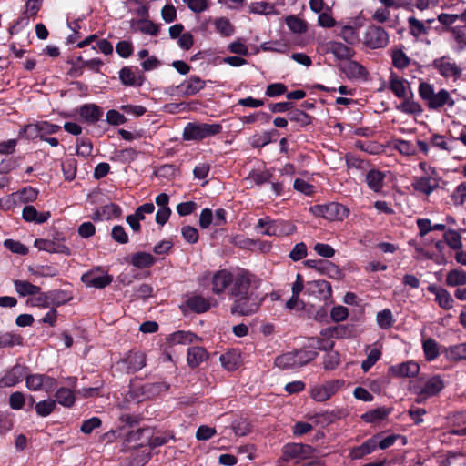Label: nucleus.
Returning <instances> with one entry per match:
<instances>
[{
	"instance_id": "f257e3e1",
	"label": "nucleus",
	"mask_w": 466,
	"mask_h": 466,
	"mask_svg": "<svg viewBox=\"0 0 466 466\" xmlns=\"http://www.w3.org/2000/svg\"><path fill=\"white\" fill-rule=\"evenodd\" d=\"M251 275L249 271L242 268L234 272L228 269L217 270L210 279L211 291L218 296L226 292L228 296L243 294L247 289L248 278Z\"/></svg>"
},
{
	"instance_id": "f03ea898",
	"label": "nucleus",
	"mask_w": 466,
	"mask_h": 466,
	"mask_svg": "<svg viewBox=\"0 0 466 466\" xmlns=\"http://www.w3.org/2000/svg\"><path fill=\"white\" fill-rule=\"evenodd\" d=\"M418 92L430 110H441L444 106L450 108L455 106V100L450 92L444 88L435 92L434 86L427 82L419 85Z\"/></svg>"
},
{
	"instance_id": "7ed1b4c3",
	"label": "nucleus",
	"mask_w": 466,
	"mask_h": 466,
	"mask_svg": "<svg viewBox=\"0 0 466 466\" xmlns=\"http://www.w3.org/2000/svg\"><path fill=\"white\" fill-rule=\"evenodd\" d=\"M167 389L168 385L165 382L151 383L135 380L130 384L128 395L132 400L141 402L159 395Z\"/></svg>"
},
{
	"instance_id": "20e7f679",
	"label": "nucleus",
	"mask_w": 466,
	"mask_h": 466,
	"mask_svg": "<svg viewBox=\"0 0 466 466\" xmlns=\"http://www.w3.org/2000/svg\"><path fill=\"white\" fill-rule=\"evenodd\" d=\"M222 131V126L218 123L189 122L184 129L182 137L186 141H200L207 137L216 136Z\"/></svg>"
},
{
	"instance_id": "39448f33",
	"label": "nucleus",
	"mask_w": 466,
	"mask_h": 466,
	"mask_svg": "<svg viewBox=\"0 0 466 466\" xmlns=\"http://www.w3.org/2000/svg\"><path fill=\"white\" fill-rule=\"evenodd\" d=\"M254 276L248 278V284L246 291L240 295H230L229 298L234 299L231 307V313L241 316H248L256 313L259 309V303L255 299H252L249 292Z\"/></svg>"
},
{
	"instance_id": "423d86ee",
	"label": "nucleus",
	"mask_w": 466,
	"mask_h": 466,
	"mask_svg": "<svg viewBox=\"0 0 466 466\" xmlns=\"http://www.w3.org/2000/svg\"><path fill=\"white\" fill-rule=\"evenodd\" d=\"M316 456V451L309 445L302 443H287L282 448V458L278 461L295 460L299 462L304 460L312 459Z\"/></svg>"
},
{
	"instance_id": "0eeeda50",
	"label": "nucleus",
	"mask_w": 466,
	"mask_h": 466,
	"mask_svg": "<svg viewBox=\"0 0 466 466\" xmlns=\"http://www.w3.org/2000/svg\"><path fill=\"white\" fill-rule=\"evenodd\" d=\"M310 210L317 216L328 220H343L350 215L349 208L338 202H331L326 205H316Z\"/></svg>"
},
{
	"instance_id": "6e6552de",
	"label": "nucleus",
	"mask_w": 466,
	"mask_h": 466,
	"mask_svg": "<svg viewBox=\"0 0 466 466\" xmlns=\"http://www.w3.org/2000/svg\"><path fill=\"white\" fill-rule=\"evenodd\" d=\"M431 66L445 79L457 81L462 75V69L449 56L435 58Z\"/></svg>"
},
{
	"instance_id": "1a4fd4ad",
	"label": "nucleus",
	"mask_w": 466,
	"mask_h": 466,
	"mask_svg": "<svg viewBox=\"0 0 466 466\" xmlns=\"http://www.w3.org/2000/svg\"><path fill=\"white\" fill-rule=\"evenodd\" d=\"M444 388V382L438 375L427 379L422 387L414 385L412 391L417 395L416 402L422 403L427 399L436 396Z\"/></svg>"
},
{
	"instance_id": "9d476101",
	"label": "nucleus",
	"mask_w": 466,
	"mask_h": 466,
	"mask_svg": "<svg viewBox=\"0 0 466 466\" xmlns=\"http://www.w3.org/2000/svg\"><path fill=\"white\" fill-rule=\"evenodd\" d=\"M345 385L342 380H333L322 385H317L310 390L311 398L319 402H323L331 398L337 391Z\"/></svg>"
},
{
	"instance_id": "9b49d317",
	"label": "nucleus",
	"mask_w": 466,
	"mask_h": 466,
	"mask_svg": "<svg viewBox=\"0 0 466 466\" xmlns=\"http://www.w3.org/2000/svg\"><path fill=\"white\" fill-rule=\"evenodd\" d=\"M25 385L28 390L51 392L57 385L56 380L45 374H30L25 377Z\"/></svg>"
},
{
	"instance_id": "f8f14e48",
	"label": "nucleus",
	"mask_w": 466,
	"mask_h": 466,
	"mask_svg": "<svg viewBox=\"0 0 466 466\" xmlns=\"http://www.w3.org/2000/svg\"><path fill=\"white\" fill-rule=\"evenodd\" d=\"M35 247L39 250L49 253H59L66 256L71 254L70 248L64 244V238L59 235L53 239L36 238L35 240Z\"/></svg>"
},
{
	"instance_id": "ddd939ff",
	"label": "nucleus",
	"mask_w": 466,
	"mask_h": 466,
	"mask_svg": "<svg viewBox=\"0 0 466 466\" xmlns=\"http://www.w3.org/2000/svg\"><path fill=\"white\" fill-rule=\"evenodd\" d=\"M364 43L372 49L383 48L389 44V35L380 26H370L365 33Z\"/></svg>"
},
{
	"instance_id": "4468645a",
	"label": "nucleus",
	"mask_w": 466,
	"mask_h": 466,
	"mask_svg": "<svg viewBox=\"0 0 466 466\" xmlns=\"http://www.w3.org/2000/svg\"><path fill=\"white\" fill-rule=\"evenodd\" d=\"M439 177L436 176L434 170H431V174L415 177L411 184L415 191L425 196L431 195L436 188L439 187Z\"/></svg>"
},
{
	"instance_id": "2eb2a0df",
	"label": "nucleus",
	"mask_w": 466,
	"mask_h": 466,
	"mask_svg": "<svg viewBox=\"0 0 466 466\" xmlns=\"http://www.w3.org/2000/svg\"><path fill=\"white\" fill-rule=\"evenodd\" d=\"M112 277L99 268L90 270L82 275L81 280L86 287L103 289L112 282Z\"/></svg>"
},
{
	"instance_id": "dca6fc26",
	"label": "nucleus",
	"mask_w": 466,
	"mask_h": 466,
	"mask_svg": "<svg viewBox=\"0 0 466 466\" xmlns=\"http://www.w3.org/2000/svg\"><path fill=\"white\" fill-rule=\"evenodd\" d=\"M209 23L213 24L215 31L223 37H229L235 32L234 25L226 17H217L215 19L209 17L201 24L200 30L202 32H208V25Z\"/></svg>"
},
{
	"instance_id": "f3484780",
	"label": "nucleus",
	"mask_w": 466,
	"mask_h": 466,
	"mask_svg": "<svg viewBox=\"0 0 466 466\" xmlns=\"http://www.w3.org/2000/svg\"><path fill=\"white\" fill-rule=\"evenodd\" d=\"M420 372V365L413 360L392 365L389 368V374L398 378L416 377Z\"/></svg>"
},
{
	"instance_id": "a211bd4d",
	"label": "nucleus",
	"mask_w": 466,
	"mask_h": 466,
	"mask_svg": "<svg viewBox=\"0 0 466 466\" xmlns=\"http://www.w3.org/2000/svg\"><path fill=\"white\" fill-rule=\"evenodd\" d=\"M296 231V226L284 220H276L268 224V230L262 231L263 235L276 236V237H286L294 234Z\"/></svg>"
},
{
	"instance_id": "6ab92c4d",
	"label": "nucleus",
	"mask_w": 466,
	"mask_h": 466,
	"mask_svg": "<svg viewBox=\"0 0 466 466\" xmlns=\"http://www.w3.org/2000/svg\"><path fill=\"white\" fill-rule=\"evenodd\" d=\"M320 48L324 53L333 54L338 59H350L353 56V50L350 47L336 41L322 44Z\"/></svg>"
},
{
	"instance_id": "aec40b11",
	"label": "nucleus",
	"mask_w": 466,
	"mask_h": 466,
	"mask_svg": "<svg viewBox=\"0 0 466 466\" xmlns=\"http://www.w3.org/2000/svg\"><path fill=\"white\" fill-rule=\"evenodd\" d=\"M127 372H136L140 370L146 365V356L143 352H129L122 360Z\"/></svg>"
},
{
	"instance_id": "412c9836",
	"label": "nucleus",
	"mask_w": 466,
	"mask_h": 466,
	"mask_svg": "<svg viewBox=\"0 0 466 466\" xmlns=\"http://www.w3.org/2000/svg\"><path fill=\"white\" fill-rule=\"evenodd\" d=\"M186 305L195 313H204L211 308V299L200 294H193L187 298Z\"/></svg>"
},
{
	"instance_id": "4be33fe9",
	"label": "nucleus",
	"mask_w": 466,
	"mask_h": 466,
	"mask_svg": "<svg viewBox=\"0 0 466 466\" xmlns=\"http://www.w3.org/2000/svg\"><path fill=\"white\" fill-rule=\"evenodd\" d=\"M205 81L198 76H190L187 80L177 86L179 93L183 96H194L205 87Z\"/></svg>"
},
{
	"instance_id": "5701e85b",
	"label": "nucleus",
	"mask_w": 466,
	"mask_h": 466,
	"mask_svg": "<svg viewBox=\"0 0 466 466\" xmlns=\"http://www.w3.org/2000/svg\"><path fill=\"white\" fill-rule=\"evenodd\" d=\"M389 88L399 98H406L409 89V82L391 72L389 76Z\"/></svg>"
},
{
	"instance_id": "b1692460",
	"label": "nucleus",
	"mask_w": 466,
	"mask_h": 466,
	"mask_svg": "<svg viewBox=\"0 0 466 466\" xmlns=\"http://www.w3.org/2000/svg\"><path fill=\"white\" fill-rule=\"evenodd\" d=\"M428 290L435 295V300L441 308L444 309H450L452 308L454 300L446 289L431 285L428 287Z\"/></svg>"
},
{
	"instance_id": "393cba45",
	"label": "nucleus",
	"mask_w": 466,
	"mask_h": 466,
	"mask_svg": "<svg viewBox=\"0 0 466 466\" xmlns=\"http://www.w3.org/2000/svg\"><path fill=\"white\" fill-rule=\"evenodd\" d=\"M390 56L394 67L403 70L407 68L411 59L407 56L402 47L393 46L390 50Z\"/></svg>"
},
{
	"instance_id": "a878e982",
	"label": "nucleus",
	"mask_w": 466,
	"mask_h": 466,
	"mask_svg": "<svg viewBox=\"0 0 466 466\" xmlns=\"http://www.w3.org/2000/svg\"><path fill=\"white\" fill-rule=\"evenodd\" d=\"M376 449V440L373 436L364 441L361 445L352 448L350 451V456L353 460H359L372 453Z\"/></svg>"
},
{
	"instance_id": "bb28decb",
	"label": "nucleus",
	"mask_w": 466,
	"mask_h": 466,
	"mask_svg": "<svg viewBox=\"0 0 466 466\" xmlns=\"http://www.w3.org/2000/svg\"><path fill=\"white\" fill-rule=\"evenodd\" d=\"M50 212H38L34 206H25L22 212L23 218L27 222H35L37 224L44 223L50 218Z\"/></svg>"
},
{
	"instance_id": "cd10ccee",
	"label": "nucleus",
	"mask_w": 466,
	"mask_h": 466,
	"mask_svg": "<svg viewBox=\"0 0 466 466\" xmlns=\"http://www.w3.org/2000/svg\"><path fill=\"white\" fill-rule=\"evenodd\" d=\"M187 363L191 368L199 366L208 359V353L203 347H190L187 350Z\"/></svg>"
},
{
	"instance_id": "c85d7f7f",
	"label": "nucleus",
	"mask_w": 466,
	"mask_h": 466,
	"mask_svg": "<svg viewBox=\"0 0 466 466\" xmlns=\"http://www.w3.org/2000/svg\"><path fill=\"white\" fill-rule=\"evenodd\" d=\"M78 112L81 118L89 123L98 121L103 115L100 107L95 104H86L79 108Z\"/></svg>"
},
{
	"instance_id": "c756f323",
	"label": "nucleus",
	"mask_w": 466,
	"mask_h": 466,
	"mask_svg": "<svg viewBox=\"0 0 466 466\" xmlns=\"http://www.w3.org/2000/svg\"><path fill=\"white\" fill-rule=\"evenodd\" d=\"M385 174L378 169H371L366 175V183L370 189L380 192L384 186Z\"/></svg>"
},
{
	"instance_id": "7c9ffc66",
	"label": "nucleus",
	"mask_w": 466,
	"mask_h": 466,
	"mask_svg": "<svg viewBox=\"0 0 466 466\" xmlns=\"http://www.w3.org/2000/svg\"><path fill=\"white\" fill-rule=\"evenodd\" d=\"M150 430L148 428L137 429V431H129L125 440L124 446L127 448L132 447L137 448L143 445L141 441L142 437L147 434V438L150 435Z\"/></svg>"
},
{
	"instance_id": "2f4dec72",
	"label": "nucleus",
	"mask_w": 466,
	"mask_h": 466,
	"mask_svg": "<svg viewBox=\"0 0 466 466\" xmlns=\"http://www.w3.org/2000/svg\"><path fill=\"white\" fill-rule=\"evenodd\" d=\"M24 378L23 368L14 367L3 378L0 379V388L12 387L21 382Z\"/></svg>"
},
{
	"instance_id": "473e14b6",
	"label": "nucleus",
	"mask_w": 466,
	"mask_h": 466,
	"mask_svg": "<svg viewBox=\"0 0 466 466\" xmlns=\"http://www.w3.org/2000/svg\"><path fill=\"white\" fill-rule=\"evenodd\" d=\"M219 360L224 369L229 371L237 370L241 364L240 353L235 350L222 354Z\"/></svg>"
},
{
	"instance_id": "72a5a7b5",
	"label": "nucleus",
	"mask_w": 466,
	"mask_h": 466,
	"mask_svg": "<svg viewBox=\"0 0 466 466\" xmlns=\"http://www.w3.org/2000/svg\"><path fill=\"white\" fill-rule=\"evenodd\" d=\"M200 339L190 331L178 330L170 334L167 338V341L172 345L177 344H191Z\"/></svg>"
},
{
	"instance_id": "f704fd0d",
	"label": "nucleus",
	"mask_w": 466,
	"mask_h": 466,
	"mask_svg": "<svg viewBox=\"0 0 466 466\" xmlns=\"http://www.w3.org/2000/svg\"><path fill=\"white\" fill-rule=\"evenodd\" d=\"M390 413V408L379 407L363 413L361 419L368 423H376L385 420Z\"/></svg>"
},
{
	"instance_id": "c9c22d12",
	"label": "nucleus",
	"mask_w": 466,
	"mask_h": 466,
	"mask_svg": "<svg viewBox=\"0 0 466 466\" xmlns=\"http://www.w3.org/2000/svg\"><path fill=\"white\" fill-rule=\"evenodd\" d=\"M133 27L136 31H139L152 36H156L159 33V25L147 18H141L137 20L133 24Z\"/></svg>"
},
{
	"instance_id": "e433bc0d",
	"label": "nucleus",
	"mask_w": 466,
	"mask_h": 466,
	"mask_svg": "<svg viewBox=\"0 0 466 466\" xmlns=\"http://www.w3.org/2000/svg\"><path fill=\"white\" fill-rule=\"evenodd\" d=\"M261 49L266 52H275L286 54L290 49V44L287 39L265 42L261 45Z\"/></svg>"
},
{
	"instance_id": "4c0bfd02",
	"label": "nucleus",
	"mask_w": 466,
	"mask_h": 466,
	"mask_svg": "<svg viewBox=\"0 0 466 466\" xmlns=\"http://www.w3.org/2000/svg\"><path fill=\"white\" fill-rule=\"evenodd\" d=\"M285 23L289 29L294 34H304L308 30V23L295 15H288L285 18Z\"/></svg>"
},
{
	"instance_id": "58836bf2",
	"label": "nucleus",
	"mask_w": 466,
	"mask_h": 466,
	"mask_svg": "<svg viewBox=\"0 0 466 466\" xmlns=\"http://www.w3.org/2000/svg\"><path fill=\"white\" fill-rule=\"evenodd\" d=\"M14 287L15 291L21 297L32 296L38 294L40 291V288L38 286L33 285L32 283L26 280H14Z\"/></svg>"
},
{
	"instance_id": "ea45409f",
	"label": "nucleus",
	"mask_w": 466,
	"mask_h": 466,
	"mask_svg": "<svg viewBox=\"0 0 466 466\" xmlns=\"http://www.w3.org/2000/svg\"><path fill=\"white\" fill-rule=\"evenodd\" d=\"M130 262L137 268H146L151 267L155 263V258L149 253L137 252L131 256Z\"/></svg>"
},
{
	"instance_id": "a19ab883",
	"label": "nucleus",
	"mask_w": 466,
	"mask_h": 466,
	"mask_svg": "<svg viewBox=\"0 0 466 466\" xmlns=\"http://www.w3.org/2000/svg\"><path fill=\"white\" fill-rule=\"evenodd\" d=\"M409 33L415 38H419L422 35L428 34V28L425 26L424 23L414 16H410L407 20Z\"/></svg>"
},
{
	"instance_id": "79ce46f5",
	"label": "nucleus",
	"mask_w": 466,
	"mask_h": 466,
	"mask_svg": "<svg viewBox=\"0 0 466 466\" xmlns=\"http://www.w3.org/2000/svg\"><path fill=\"white\" fill-rule=\"evenodd\" d=\"M248 10L250 13L257 15H267L278 14L273 4L264 1L251 3L250 5L248 6Z\"/></svg>"
},
{
	"instance_id": "37998d69",
	"label": "nucleus",
	"mask_w": 466,
	"mask_h": 466,
	"mask_svg": "<svg viewBox=\"0 0 466 466\" xmlns=\"http://www.w3.org/2000/svg\"><path fill=\"white\" fill-rule=\"evenodd\" d=\"M445 243L454 250H461L462 248V241L461 234L454 229L445 230L443 234Z\"/></svg>"
},
{
	"instance_id": "c03bdc74",
	"label": "nucleus",
	"mask_w": 466,
	"mask_h": 466,
	"mask_svg": "<svg viewBox=\"0 0 466 466\" xmlns=\"http://www.w3.org/2000/svg\"><path fill=\"white\" fill-rule=\"evenodd\" d=\"M345 72L350 78H366L367 69L356 61H350L346 65Z\"/></svg>"
},
{
	"instance_id": "a18cd8bd",
	"label": "nucleus",
	"mask_w": 466,
	"mask_h": 466,
	"mask_svg": "<svg viewBox=\"0 0 466 466\" xmlns=\"http://www.w3.org/2000/svg\"><path fill=\"white\" fill-rule=\"evenodd\" d=\"M446 284L451 287L465 285L466 273L461 268L451 270L446 276Z\"/></svg>"
},
{
	"instance_id": "49530a36",
	"label": "nucleus",
	"mask_w": 466,
	"mask_h": 466,
	"mask_svg": "<svg viewBox=\"0 0 466 466\" xmlns=\"http://www.w3.org/2000/svg\"><path fill=\"white\" fill-rule=\"evenodd\" d=\"M393 314L390 309H385L376 315V322L381 329H389L394 324Z\"/></svg>"
},
{
	"instance_id": "de8ad7c7",
	"label": "nucleus",
	"mask_w": 466,
	"mask_h": 466,
	"mask_svg": "<svg viewBox=\"0 0 466 466\" xmlns=\"http://www.w3.org/2000/svg\"><path fill=\"white\" fill-rule=\"evenodd\" d=\"M422 349L425 359L429 361L434 360L440 354L439 345L432 339H427L423 340Z\"/></svg>"
},
{
	"instance_id": "09e8293b",
	"label": "nucleus",
	"mask_w": 466,
	"mask_h": 466,
	"mask_svg": "<svg viewBox=\"0 0 466 466\" xmlns=\"http://www.w3.org/2000/svg\"><path fill=\"white\" fill-rule=\"evenodd\" d=\"M275 365L280 369L297 368V361L293 352H287L275 359Z\"/></svg>"
},
{
	"instance_id": "8fccbe9b",
	"label": "nucleus",
	"mask_w": 466,
	"mask_h": 466,
	"mask_svg": "<svg viewBox=\"0 0 466 466\" xmlns=\"http://www.w3.org/2000/svg\"><path fill=\"white\" fill-rule=\"evenodd\" d=\"M446 356L448 359L454 361L466 360V343L451 346L446 350Z\"/></svg>"
},
{
	"instance_id": "3c124183",
	"label": "nucleus",
	"mask_w": 466,
	"mask_h": 466,
	"mask_svg": "<svg viewBox=\"0 0 466 466\" xmlns=\"http://www.w3.org/2000/svg\"><path fill=\"white\" fill-rule=\"evenodd\" d=\"M56 398L57 402L65 407H70L75 402L74 392L66 388H60L56 393Z\"/></svg>"
},
{
	"instance_id": "603ef678",
	"label": "nucleus",
	"mask_w": 466,
	"mask_h": 466,
	"mask_svg": "<svg viewBox=\"0 0 466 466\" xmlns=\"http://www.w3.org/2000/svg\"><path fill=\"white\" fill-rule=\"evenodd\" d=\"M374 439L376 440L377 448H380L381 450H386L389 447L392 446L398 439H402L403 444L406 443L405 438L399 434L389 435L385 438H382L381 434H376L374 435Z\"/></svg>"
},
{
	"instance_id": "864d4df0",
	"label": "nucleus",
	"mask_w": 466,
	"mask_h": 466,
	"mask_svg": "<svg viewBox=\"0 0 466 466\" xmlns=\"http://www.w3.org/2000/svg\"><path fill=\"white\" fill-rule=\"evenodd\" d=\"M187 8L196 14L207 11L210 6L209 0H182Z\"/></svg>"
},
{
	"instance_id": "5fc2aeb1",
	"label": "nucleus",
	"mask_w": 466,
	"mask_h": 466,
	"mask_svg": "<svg viewBox=\"0 0 466 466\" xmlns=\"http://www.w3.org/2000/svg\"><path fill=\"white\" fill-rule=\"evenodd\" d=\"M403 99V102L397 107L400 111L412 115H418L422 112V107L418 102L406 98Z\"/></svg>"
},
{
	"instance_id": "6e6d98bb",
	"label": "nucleus",
	"mask_w": 466,
	"mask_h": 466,
	"mask_svg": "<svg viewBox=\"0 0 466 466\" xmlns=\"http://www.w3.org/2000/svg\"><path fill=\"white\" fill-rule=\"evenodd\" d=\"M100 212L102 213V216H104L106 220H109L112 218H118L121 213V208L114 203L106 204L100 208Z\"/></svg>"
},
{
	"instance_id": "4d7b16f0",
	"label": "nucleus",
	"mask_w": 466,
	"mask_h": 466,
	"mask_svg": "<svg viewBox=\"0 0 466 466\" xmlns=\"http://www.w3.org/2000/svg\"><path fill=\"white\" fill-rule=\"evenodd\" d=\"M381 357V350L378 348L371 349L367 355V359L362 361L361 368L367 372Z\"/></svg>"
},
{
	"instance_id": "13d9d810",
	"label": "nucleus",
	"mask_w": 466,
	"mask_h": 466,
	"mask_svg": "<svg viewBox=\"0 0 466 466\" xmlns=\"http://www.w3.org/2000/svg\"><path fill=\"white\" fill-rule=\"evenodd\" d=\"M56 401L53 400H45L35 404V411L41 417L48 416L55 409Z\"/></svg>"
},
{
	"instance_id": "bf43d9fd",
	"label": "nucleus",
	"mask_w": 466,
	"mask_h": 466,
	"mask_svg": "<svg viewBox=\"0 0 466 466\" xmlns=\"http://www.w3.org/2000/svg\"><path fill=\"white\" fill-rule=\"evenodd\" d=\"M232 430L236 435L245 436L251 431V425L248 420L240 419L232 423Z\"/></svg>"
},
{
	"instance_id": "052dcab7",
	"label": "nucleus",
	"mask_w": 466,
	"mask_h": 466,
	"mask_svg": "<svg viewBox=\"0 0 466 466\" xmlns=\"http://www.w3.org/2000/svg\"><path fill=\"white\" fill-rule=\"evenodd\" d=\"M451 198L457 206H462L466 201V181L458 185L454 189Z\"/></svg>"
},
{
	"instance_id": "680f3d73",
	"label": "nucleus",
	"mask_w": 466,
	"mask_h": 466,
	"mask_svg": "<svg viewBox=\"0 0 466 466\" xmlns=\"http://www.w3.org/2000/svg\"><path fill=\"white\" fill-rule=\"evenodd\" d=\"M20 197V194L15 192L0 198V208L4 210L14 208L19 203L18 199Z\"/></svg>"
},
{
	"instance_id": "e2e57ef3",
	"label": "nucleus",
	"mask_w": 466,
	"mask_h": 466,
	"mask_svg": "<svg viewBox=\"0 0 466 466\" xmlns=\"http://www.w3.org/2000/svg\"><path fill=\"white\" fill-rule=\"evenodd\" d=\"M119 78L126 86H133L137 84L136 73L129 67H124L120 70Z\"/></svg>"
},
{
	"instance_id": "0e129e2a",
	"label": "nucleus",
	"mask_w": 466,
	"mask_h": 466,
	"mask_svg": "<svg viewBox=\"0 0 466 466\" xmlns=\"http://www.w3.org/2000/svg\"><path fill=\"white\" fill-rule=\"evenodd\" d=\"M315 351L298 350L294 351L298 367L303 366L315 359Z\"/></svg>"
},
{
	"instance_id": "69168bd1",
	"label": "nucleus",
	"mask_w": 466,
	"mask_h": 466,
	"mask_svg": "<svg viewBox=\"0 0 466 466\" xmlns=\"http://www.w3.org/2000/svg\"><path fill=\"white\" fill-rule=\"evenodd\" d=\"M395 148L402 155L413 156L416 154L415 146L407 140H398L395 145Z\"/></svg>"
},
{
	"instance_id": "338daca9",
	"label": "nucleus",
	"mask_w": 466,
	"mask_h": 466,
	"mask_svg": "<svg viewBox=\"0 0 466 466\" xmlns=\"http://www.w3.org/2000/svg\"><path fill=\"white\" fill-rule=\"evenodd\" d=\"M339 35L341 36L349 44H353L358 41L357 31L350 25L343 26Z\"/></svg>"
},
{
	"instance_id": "774afa93",
	"label": "nucleus",
	"mask_w": 466,
	"mask_h": 466,
	"mask_svg": "<svg viewBox=\"0 0 466 466\" xmlns=\"http://www.w3.org/2000/svg\"><path fill=\"white\" fill-rule=\"evenodd\" d=\"M349 317V309L341 305L333 307L330 311V318L335 322H340L347 319Z\"/></svg>"
}]
</instances>
